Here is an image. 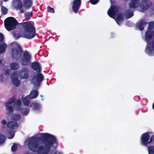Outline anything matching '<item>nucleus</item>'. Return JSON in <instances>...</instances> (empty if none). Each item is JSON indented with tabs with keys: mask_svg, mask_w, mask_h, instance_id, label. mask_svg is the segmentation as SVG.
Returning a JSON list of instances; mask_svg holds the SVG:
<instances>
[{
	"mask_svg": "<svg viewBox=\"0 0 154 154\" xmlns=\"http://www.w3.org/2000/svg\"><path fill=\"white\" fill-rule=\"evenodd\" d=\"M58 154H62L61 152H58Z\"/></svg>",
	"mask_w": 154,
	"mask_h": 154,
	"instance_id": "nucleus-48",
	"label": "nucleus"
},
{
	"mask_svg": "<svg viewBox=\"0 0 154 154\" xmlns=\"http://www.w3.org/2000/svg\"><path fill=\"white\" fill-rule=\"evenodd\" d=\"M13 106L15 109L17 111H20L22 109L21 105H14V104Z\"/></svg>",
	"mask_w": 154,
	"mask_h": 154,
	"instance_id": "nucleus-37",
	"label": "nucleus"
},
{
	"mask_svg": "<svg viewBox=\"0 0 154 154\" xmlns=\"http://www.w3.org/2000/svg\"><path fill=\"white\" fill-rule=\"evenodd\" d=\"M0 76L1 77H3V75L2 74H1V75H0Z\"/></svg>",
	"mask_w": 154,
	"mask_h": 154,
	"instance_id": "nucleus-46",
	"label": "nucleus"
},
{
	"mask_svg": "<svg viewBox=\"0 0 154 154\" xmlns=\"http://www.w3.org/2000/svg\"><path fill=\"white\" fill-rule=\"evenodd\" d=\"M31 106H32V109L34 110H38L40 108L39 104L37 103H33Z\"/></svg>",
	"mask_w": 154,
	"mask_h": 154,
	"instance_id": "nucleus-28",
	"label": "nucleus"
},
{
	"mask_svg": "<svg viewBox=\"0 0 154 154\" xmlns=\"http://www.w3.org/2000/svg\"><path fill=\"white\" fill-rule=\"evenodd\" d=\"M125 15L127 18H129L134 15V13L131 9H127L125 11Z\"/></svg>",
	"mask_w": 154,
	"mask_h": 154,
	"instance_id": "nucleus-21",
	"label": "nucleus"
},
{
	"mask_svg": "<svg viewBox=\"0 0 154 154\" xmlns=\"http://www.w3.org/2000/svg\"><path fill=\"white\" fill-rule=\"evenodd\" d=\"M31 66L32 69L37 72H40L42 71V69L39 63L37 61L31 63Z\"/></svg>",
	"mask_w": 154,
	"mask_h": 154,
	"instance_id": "nucleus-17",
	"label": "nucleus"
},
{
	"mask_svg": "<svg viewBox=\"0 0 154 154\" xmlns=\"http://www.w3.org/2000/svg\"><path fill=\"white\" fill-rule=\"evenodd\" d=\"M28 141L29 149L38 154H48L51 148L57 143L56 137L48 133L44 134L42 139L40 137H32L28 139Z\"/></svg>",
	"mask_w": 154,
	"mask_h": 154,
	"instance_id": "nucleus-1",
	"label": "nucleus"
},
{
	"mask_svg": "<svg viewBox=\"0 0 154 154\" xmlns=\"http://www.w3.org/2000/svg\"><path fill=\"white\" fill-rule=\"evenodd\" d=\"M4 39L3 35L0 33V54L4 52L7 47V44L5 42H3Z\"/></svg>",
	"mask_w": 154,
	"mask_h": 154,
	"instance_id": "nucleus-13",
	"label": "nucleus"
},
{
	"mask_svg": "<svg viewBox=\"0 0 154 154\" xmlns=\"http://www.w3.org/2000/svg\"><path fill=\"white\" fill-rule=\"evenodd\" d=\"M29 70L27 67H24L19 72V75L21 79H27L29 77Z\"/></svg>",
	"mask_w": 154,
	"mask_h": 154,
	"instance_id": "nucleus-10",
	"label": "nucleus"
},
{
	"mask_svg": "<svg viewBox=\"0 0 154 154\" xmlns=\"http://www.w3.org/2000/svg\"><path fill=\"white\" fill-rule=\"evenodd\" d=\"M23 101L24 104L26 106H28L30 103V101L27 97H26L23 99Z\"/></svg>",
	"mask_w": 154,
	"mask_h": 154,
	"instance_id": "nucleus-30",
	"label": "nucleus"
},
{
	"mask_svg": "<svg viewBox=\"0 0 154 154\" xmlns=\"http://www.w3.org/2000/svg\"><path fill=\"white\" fill-rule=\"evenodd\" d=\"M38 73L33 76L31 80L32 83L35 87H39L44 79L43 75L40 72Z\"/></svg>",
	"mask_w": 154,
	"mask_h": 154,
	"instance_id": "nucleus-6",
	"label": "nucleus"
},
{
	"mask_svg": "<svg viewBox=\"0 0 154 154\" xmlns=\"http://www.w3.org/2000/svg\"><path fill=\"white\" fill-rule=\"evenodd\" d=\"M57 152H56L55 153V154H57Z\"/></svg>",
	"mask_w": 154,
	"mask_h": 154,
	"instance_id": "nucleus-52",
	"label": "nucleus"
},
{
	"mask_svg": "<svg viewBox=\"0 0 154 154\" xmlns=\"http://www.w3.org/2000/svg\"><path fill=\"white\" fill-rule=\"evenodd\" d=\"M149 0H143L140 5V7L142 10L145 11L147 10L149 6L148 4Z\"/></svg>",
	"mask_w": 154,
	"mask_h": 154,
	"instance_id": "nucleus-18",
	"label": "nucleus"
},
{
	"mask_svg": "<svg viewBox=\"0 0 154 154\" xmlns=\"http://www.w3.org/2000/svg\"><path fill=\"white\" fill-rule=\"evenodd\" d=\"M82 0H73L72 2V9L75 13L78 12L81 4Z\"/></svg>",
	"mask_w": 154,
	"mask_h": 154,
	"instance_id": "nucleus-11",
	"label": "nucleus"
},
{
	"mask_svg": "<svg viewBox=\"0 0 154 154\" xmlns=\"http://www.w3.org/2000/svg\"><path fill=\"white\" fill-rule=\"evenodd\" d=\"M33 14L32 12H27L24 13L25 17L26 19H29L32 17Z\"/></svg>",
	"mask_w": 154,
	"mask_h": 154,
	"instance_id": "nucleus-29",
	"label": "nucleus"
},
{
	"mask_svg": "<svg viewBox=\"0 0 154 154\" xmlns=\"http://www.w3.org/2000/svg\"><path fill=\"white\" fill-rule=\"evenodd\" d=\"M141 4L140 0H131L128 6L131 9H135L140 6Z\"/></svg>",
	"mask_w": 154,
	"mask_h": 154,
	"instance_id": "nucleus-15",
	"label": "nucleus"
},
{
	"mask_svg": "<svg viewBox=\"0 0 154 154\" xmlns=\"http://www.w3.org/2000/svg\"><path fill=\"white\" fill-rule=\"evenodd\" d=\"M149 139V144L152 142L153 140V137H150Z\"/></svg>",
	"mask_w": 154,
	"mask_h": 154,
	"instance_id": "nucleus-43",
	"label": "nucleus"
},
{
	"mask_svg": "<svg viewBox=\"0 0 154 154\" xmlns=\"http://www.w3.org/2000/svg\"><path fill=\"white\" fill-rule=\"evenodd\" d=\"M150 136L148 132L142 134L140 137V142L142 145L146 146L149 144V140Z\"/></svg>",
	"mask_w": 154,
	"mask_h": 154,
	"instance_id": "nucleus-9",
	"label": "nucleus"
},
{
	"mask_svg": "<svg viewBox=\"0 0 154 154\" xmlns=\"http://www.w3.org/2000/svg\"><path fill=\"white\" fill-rule=\"evenodd\" d=\"M31 153L29 152H26L25 153V154H31Z\"/></svg>",
	"mask_w": 154,
	"mask_h": 154,
	"instance_id": "nucleus-45",
	"label": "nucleus"
},
{
	"mask_svg": "<svg viewBox=\"0 0 154 154\" xmlns=\"http://www.w3.org/2000/svg\"><path fill=\"white\" fill-rule=\"evenodd\" d=\"M20 24L25 30L23 34L24 37L28 39H31L35 35V28L29 22H22Z\"/></svg>",
	"mask_w": 154,
	"mask_h": 154,
	"instance_id": "nucleus-3",
	"label": "nucleus"
},
{
	"mask_svg": "<svg viewBox=\"0 0 154 154\" xmlns=\"http://www.w3.org/2000/svg\"><path fill=\"white\" fill-rule=\"evenodd\" d=\"M117 20L119 21H122L123 20V16L122 14H118L117 16Z\"/></svg>",
	"mask_w": 154,
	"mask_h": 154,
	"instance_id": "nucleus-34",
	"label": "nucleus"
},
{
	"mask_svg": "<svg viewBox=\"0 0 154 154\" xmlns=\"http://www.w3.org/2000/svg\"><path fill=\"white\" fill-rule=\"evenodd\" d=\"M147 23L148 24V26L147 30H152V29L154 28V20L152 21Z\"/></svg>",
	"mask_w": 154,
	"mask_h": 154,
	"instance_id": "nucleus-26",
	"label": "nucleus"
},
{
	"mask_svg": "<svg viewBox=\"0 0 154 154\" xmlns=\"http://www.w3.org/2000/svg\"><path fill=\"white\" fill-rule=\"evenodd\" d=\"M21 102L20 100H18L17 101L16 103L14 104V105H21Z\"/></svg>",
	"mask_w": 154,
	"mask_h": 154,
	"instance_id": "nucleus-41",
	"label": "nucleus"
},
{
	"mask_svg": "<svg viewBox=\"0 0 154 154\" xmlns=\"http://www.w3.org/2000/svg\"><path fill=\"white\" fill-rule=\"evenodd\" d=\"M48 11V12L54 14L55 11L53 8H51L50 6H48L47 7Z\"/></svg>",
	"mask_w": 154,
	"mask_h": 154,
	"instance_id": "nucleus-36",
	"label": "nucleus"
},
{
	"mask_svg": "<svg viewBox=\"0 0 154 154\" xmlns=\"http://www.w3.org/2000/svg\"><path fill=\"white\" fill-rule=\"evenodd\" d=\"M21 118V116L19 114H14L11 117L12 120L15 121H17L20 120Z\"/></svg>",
	"mask_w": 154,
	"mask_h": 154,
	"instance_id": "nucleus-25",
	"label": "nucleus"
},
{
	"mask_svg": "<svg viewBox=\"0 0 154 154\" xmlns=\"http://www.w3.org/2000/svg\"><path fill=\"white\" fill-rule=\"evenodd\" d=\"M16 99L15 97H13L9 99L8 101L6 102L5 105L6 107V110L8 111V113L10 115L13 114L14 111V109L10 105L11 104L14 103Z\"/></svg>",
	"mask_w": 154,
	"mask_h": 154,
	"instance_id": "nucleus-8",
	"label": "nucleus"
},
{
	"mask_svg": "<svg viewBox=\"0 0 154 154\" xmlns=\"http://www.w3.org/2000/svg\"><path fill=\"white\" fill-rule=\"evenodd\" d=\"M8 132L10 135L11 136V137L10 138H12L14 136V134L12 131L10 130L8 131Z\"/></svg>",
	"mask_w": 154,
	"mask_h": 154,
	"instance_id": "nucleus-40",
	"label": "nucleus"
},
{
	"mask_svg": "<svg viewBox=\"0 0 154 154\" xmlns=\"http://www.w3.org/2000/svg\"><path fill=\"white\" fill-rule=\"evenodd\" d=\"M12 33L13 34L14 37L16 39H17L19 38L20 37V34L19 33H17L16 31H13Z\"/></svg>",
	"mask_w": 154,
	"mask_h": 154,
	"instance_id": "nucleus-35",
	"label": "nucleus"
},
{
	"mask_svg": "<svg viewBox=\"0 0 154 154\" xmlns=\"http://www.w3.org/2000/svg\"><path fill=\"white\" fill-rule=\"evenodd\" d=\"M12 82L16 86H18L20 84V81L18 80V76L16 73L14 72L11 75Z\"/></svg>",
	"mask_w": 154,
	"mask_h": 154,
	"instance_id": "nucleus-16",
	"label": "nucleus"
},
{
	"mask_svg": "<svg viewBox=\"0 0 154 154\" xmlns=\"http://www.w3.org/2000/svg\"><path fill=\"white\" fill-rule=\"evenodd\" d=\"M116 22L117 24H119V23L117 21H116Z\"/></svg>",
	"mask_w": 154,
	"mask_h": 154,
	"instance_id": "nucleus-51",
	"label": "nucleus"
},
{
	"mask_svg": "<svg viewBox=\"0 0 154 154\" xmlns=\"http://www.w3.org/2000/svg\"><path fill=\"white\" fill-rule=\"evenodd\" d=\"M23 4L24 8L26 9H28L32 6L31 0H23Z\"/></svg>",
	"mask_w": 154,
	"mask_h": 154,
	"instance_id": "nucleus-20",
	"label": "nucleus"
},
{
	"mask_svg": "<svg viewBox=\"0 0 154 154\" xmlns=\"http://www.w3.org/2000/svg\"><path fill=\"white\" fill-rule=\"evenodd\" d=\"M18 22L14 18L9 17L6 18L4 21V25L8 31H10L15 29Z\"/></svg>",
	"mask_w": 154,
	"mask_h": 154,
	"instance_id": "nucleus-4",
	"label": "nucleus"
},
{
	"mask_svg": "<svg viewBox=\"0 0 154 154\" xmlns=\"http://www.w3.org/2000/svg\"><path fill=\"white\" fill-rule=\"evenodd\" d=\"M40 96H41V97H43V96H42V95H40Z\"/></svg>",
	"mask_w": 154,
	"mask_h": 154,
	"instance_id": "nucleus-50",
	"label": "nucleus"
},
{
	"mask_svg": "<svg viewBox=\"0 0 154 154\" xmlns=\"http://www.w3.org/2000/svg\"><path fill=\"white\" fill-rule=\"evenodd\" d=\"M99 1V0H90V3L93 5L97 4Z\"/></svg>",
	"mask_w": 154,
	"mask_h": 154,
	"instance_id": "nucleus-39",
	"label": "nucleus"
},
{
	"mask_svg": "<svg viewBox=\"0 0 154 154\" xmlns=\"http://www.w3.org/2000/svg\"><path fill=\"white\" fill-rule=\"evenodd\" d=\"M1 81L3 82V79H1Z\"/></svg>",
	"mask_w": 154,
	"mask_h": 154,
	"instance_id": "nucleus-47",
	"label": "nucleus"
},
{
	"mask_svg": "<svg viewBox=\"0 0 154 154\" xmlns=\"http://www.w3.org/2000/svg\"><path fill=\"white\" fill-rule=\"evenodd\" d=\"M9 72L10 71L8 70H6L5 72V73L6 75H9Z\"/></svg>",
	"mask_w": 154,
	"mask_h": 154,
	"instance_id": "nucleus-44",
	"label": "nucleus"
},
{
	"mask_svg": "<svg viewBox=\"0 0 154 154\" xmlns=\"http://www.w3.org/2000/svg\"><path fill=\"white\" fill-rule=\"evenodd\" d=\"M119 10V8L116 6L111 5L110 9L108 11V14L110 17L113 18L114 16L117 14Z\"/></svg>",
	"mask_w": 154,
	"mask_h": 154,
	"instance_id": "nucleus-12",
	"label": "nucleus"
},
{
	"mask_svg": "<svg viewBox=\"0 0 154 154\" xmlns=\"http://www.w3.org/2000/svg\"><path fill=\"white\" fill-rule=\"evenodd\" d=\"M7 127L11 129H13L16 128L18 127L17 123V122L11 121L8 122L7 124Z\"/></svg>",
	"mask_w": 154,
	"mask_h": 154,
	"instance_id": "nucleus-19",
	"label": "nucleus"
},
{
	"mask_svg": "<svg viewBox=\"0 0 154 154\" xmlns=\"http://www.w3.org/2000/svg\"><path fill=\"white\" fill-rule=\"evenodd\" d=\"M31 55L29 52H24L20 60L21 64L23 66L29 65L31 63Z\"/></svg>",
	"mask_w": 154,
	"mask_h": 154,
	"instance_id": "nucleus-7",
	"label": "nucleus"
},
{
	"mask_svg": "<svg viewBox=\"0 0 154 154\" xmlns=\"http://www.w3.org/2000/svg\"><path fill=\"white\" fill-rule=\"evenodd\" d=\"M38 95V92L36 90L32 91L29 95V97L30 99H32L36 97Z\"/></svg>",
	"mask_w": 154,
	"mask_h": 154,
	"instance_id": "nucleus-22",
	"label": "nucleus"
},
{
	"mask_svg": "<svg viewBox=\"0 0 154 154\" xmlns=\"http://www.w3.org/2000/svg\"><path fill=\"white\" fill-rule=\"evenodd\" d=\"M14 5L17 9H19L21 13H24L25 10L22 8L23 4L20 0H15L14 1Z\"/></svg>",
	"mask_w": 154,
	"mask_h": 154,
	"instance_id": "nucleus-14",
	"label": "nucleus"
},
{
	"mask_svg": "<svg viewBox=\"0 0 154 154\" xmlns=\"http://www.w3.org/2000/svg\"><path fill=\"white\" fill-rule=\"evenodd\" d=\"M5 140V138L4 135L0 134V145L3 143Z\"/></svg>",
	"mask_w": 154,
	"mask_h": 154,
	"instance_id": "nucleus-32",
	"label": "nucleus"
},
{
	"mask_svg": "<svg viewBox=\"0 0 154 154\" xmlns=\"http://www.w3.org/2000/svg\"><path fill=\"white\" fill-rule=\"evenodd\" d=\"M10 68L13 70L17 69L19 67V65L18 63H12L10 64Z\"/></svg>",
	"mask_w": 154,
	"mask_h": 154,
	"instance_id": "nucleus-24",
	"label": "nucleus"
},
{
	"mask_svg": "<svg viewBox=\"0 0 154 154\" xmlns=\"http://www.w3.org/2000/svg\"><path fill=\"white\" fill-rule=\"evenodd\" d=\"M8 9L5 6H2L1 7V11L4 15L6 14L8 12Z\"/></svg>",
	"mask_w": 154,
	"mask_h": 154,
	"instance_id": "nucleus-33",
	"label": "nucleus"
},
{
	"mask_svg": "<svg viewBox=\"0 0 154 154\" xmlns=\"http://www.w3.org/2000/svg\"><path fill=\"white\" fill-rule=\"evenodd\" d=\"M128 0H124V1H125V2L127 1H128Z\"/></svg>",
	"mask_w": 154,
	"mask_h": 154,
	"instance_id": "nucleus-49",
	"label": "nucleus"
},
{
	"mask_svg": "<svg viewBox=\"0 0 154 154\" xmlns=\"http://www.w3.org/2000/svg\"><path fill=\"white\" fill-rule=\"evenodd\" d=\"M20 111L23 115L26 116L28 114L29 110L26 108H22Z\"/></svg>",
	"mask_w": 154,
	"mask_h": 154,
	"instance_id": "nucleus-27",
	"label": "nucleus"
},
{
	"mask_svg": "<svg viewBox=\"0 0 154 154\" xmlns=\"http://www.w3.org/2000/svg\"><path fill=\"white\" fill-rule=\"evenodd\" d=\"M23 52V50L18 45L17 47L13 48L11 53L13 59L16 60H18L21 56Z\"/></svg>",
	"mask_w": 154,
	"mask_h": 154,
	"instance_id": "nucleus-5",
	"label": "nucleus"
},
{
	"mask_svg": "<svg viewBox=\"0 0 154 154\" xmlns=\"http://www.w3.org/2000/svg\"><path fill=\"white\" fill-rule=\"evenodd\" d=\"M145 40L147 43L145 51L150 56L154 55V31L147 30L145 35Z\"/></svg>",
	"mask_w": 154,
	"mask_h": 154,
	"instance_id": "nucleus-2",
	"label": "nucleus"
},
{
	"mask_svg": "<svg viewBox=\"0 0 154 154\" xmlns=\"http://www.w3.org/2000/svg\"><path fill=\"white\" fill-rule=\"evenodd\" d=\"M1 123L2 125H6L7 123L6 121L4 119H3L2 120Z\"/></svg>",
	"mask_w": 154,
	"mask_h": 154,
	"instance_id": "nucleus-42",
	"label": "nucleus"
},
{
	"mask_svg": "<svg viewBox=\"0 0 154 154\" xmlns=\"http://www.w3.org/2000/svg\"><path fill=\"white\" fill-rule=\"evenodd\" d=\"M148 153L149 154H154V146H150L148 148Z\"/></svg>",
	"mask_w": 154,
	"mask_h": 154,
	"instance_id": "nucleus-31",
	"label": "nucleus"
},
{
	"mask_svg": "<svg viewBox=\"0 0 154 154\" xmlns=\"http://www.w3.org/2000/svg\"><path fill=\"white\" fill-rule=\"evenodd\" d=\"M147 23L144 20H141L138 25L140 30L141 31L143 30L144 28V25Z\"/></svg>",
	"mask_w": 154,
	"mask_h": 154,
	"instance_id": "nucleus-23",
	"label": "nucleus"
},
{
	"mask_svg": "<svg viewBox=\"0 0 154 154\" xmlns=\"http://www.w3.org/2000/svg\"><path fill=\"white\" fill-rule=\"evenodd\" d=\"M17 149V146L16 144H14L11 147V150L12 152H15Z\"/></svg>",
	"mask_w": 154,
	"mask_h": 154,
	"instance_id": "nucleus-38",
	"label": "nucleus"
}]
</instances>
